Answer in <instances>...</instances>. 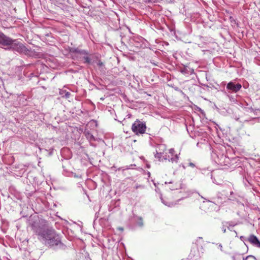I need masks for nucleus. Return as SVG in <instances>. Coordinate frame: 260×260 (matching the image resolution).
Wrapping results in <instances>:
<instances>
[{
    "label": "nucleus",
    "instance_id": "a211bd4d",
    "mask_svg": "<svg viewBox=\"0 0 260 260\" xmlns=\"http://www.w3.org/2000/svg\"><path fill=\"white\" fill-rule=\"evenodd\" d=\"M222 231H223V233H225V232H226V229H225V228H222Z\"/></svg>",
    "mask_w": 260,
    "mask_h": 260
},
{
    "label": "nucleus",
    "instance_id": "f03ea898",
    "mask_svg": "<svg viewBox=\"0 0 260 260\" xmlns=\"http://www.w3.org/2000/svg\"><path fill=\"white\" fill-rule=\"evenodd\" d=\"M166 148L165 146L164 145H160L158 148V150H156V154L155 155V157L158 158L159 160H163L164 159L167 160L168 159L169 161H171L172 162L177 163L178 159L179 156L177 154L175 155V157H171L170 159V155L167 156V155H164V152L161 151L158 152V151L161 150H164Z\"/></svg>",
    "mask_w": 260,
    "mask_h": 260
},
{
    "label": "nucleus",
    "instance_id": "39448f33",
    "mask_svg": "<svg viewBox=\"0 0 260 260\" xmlns=\"http://www.w3.org/2000/svg\"><path fill=\"white\" fill-rule=\"evenodd\" d=\"M13 41L14 40L10 38L5 36L4 34L0 32V44L2 45L11 46Z\"/></svg>",
    "mask_w": 260,
    "mask_h": 260
},
{
    "label": "nucleus",
    "instance_id": "0eeeda50",
    "mask_svg": "<svg viewBox=\"0 0 260 260\" xmlns=\"http://www.w3.org/2000/svg\"><path fill=\"white\" fill-rule=\"evenodd\" d=\"M168 185V187L171 190L178 189L181 188V184L180 182H170L169 183L165 182Z\"/></svg>",
    "mask_w": 260,
    "mask_h": 260
},
{
    "label": "nucleus",
    "instance_id": "9b49d317",
    "mask_svg": "<svg viewBox=\"0 0 260 260\" xmlns=\"http://www.w3.org/2000/svg\"><path fill=\"white\" fill-rule=\"evenodd\" d=\"M83 58L85 59V62H86L88 63H90L91 60H90V58L87 56V55H85L83 56Z\"/></svg>",
    "mask_w": 260,
    "mask_h": 260
},
{
    "label": "nucleus",
    "instance_id": "20e7f679",
    "mask_svg": "<svg viewBox=\"0 0 260 260\" xmlns=\"http://www.w3.org/2000/svg\"><path fill=\"white\" fill-rule=\"evenodd\" d=\"M10 48L18 52L25 54H26L28 51V50L23 44L19 42L16 40L13 41V43L10 46Z\"/></svg>",
    "mask_w": 260,
    "mask_h": 260
},
{
    "label": "nucleus",
    "instance_id": "aec40b11",
    "mask_svg": "<svg viewBox=\"0 0 260 260\" xmlns=\"http://www.w3.org/2000/svg\"><path fill=\"white\" fill-rule=\"evenodd\" d=\"M243 236H241V237H240V238H241V239H243Z\"/></svg>",
    "mask_w": 260,
    "mask_h": 260
},
{
    "label": "nucleus",
    "instance_id": "ddd939ff",
    "mask_svg": "<svg viewBox=\"0 0 260 260\" xmlns=\"http://www.w3.org/2000/svg\"><path fill=\"white\" fill-rule=\"evenodd\" d=\"M174 149L172 148V149H170L169 150V153L171 154V156H170V158L171 157H175V156H173V155H174Z\"/></svg>",
    "mask_w": 260,
    "mask_h": 260
},
{
    "label": "nucleus",
    "instance_id": "6ab92c4d",
    "mask_svg": "<svg viewBox=\"0 0 260 260\" xmlns=\"http://www.w3.org/2000/svg\"><path fill=\"white\" fill-rule=\"evenodd\" d=\"M69 95H70V94L68 92H67V94H66V96L67 97H68Z\"/></svg>",
    "mask_w": 260,
    "mask_h": 260
},
{
    "label": "nucleus",
    "instance_id": "7ed1b4c3",
    "mask_svg": "<svg viewBox=\"0 0 260 260\" xmlns=\"http://www.w3.org/2000/svg\"><path fill=\"white\" fill-rule=\"evenodd\" d=\"M132 131L137 135L145 133L146 126L145 123L137 119L132 126Z\"/></svg>",
    "mask_w": 260,
    "mask_h": 260
},
{
    "label": "nucleus",
    "instance_id": "dca6fc26",
    "mask_svg": "<svg viewBox=\"0 0 260 260\" xmlns=\"http://www.w3.org/2000/svg\"><path fill=\"white\" fill-rule=\"evenodd\" d=\"M189 166L190 167H192V168H193V167H195L194 164H193V163H192V162H190V163H189Z\"/></svg>",
    "mask_w": 260,
    "mask_h": 260
},
{
    "label": "nucleus",
    "instance_id": "f8f14e48",
    "mask_svg": "<svg viewBox=\"0 0 260 260\" xmlns=\"http://www.w3.org/2000/svg\"><path fill=\"white\" fill-rule=\"evenodd\" d=\"M86 136L87 138L88 139H89L90 141L94 139V137H93V135L89 133H87L86 134Z\"/></svg>",
    "mask_w": 260,
    "mask_h": 260
},
{
    "label": "nucleus",
    "instance_id": "6e6552de",
    "mask_svg": "<svg viewBox=\"0 0 260 260\" xmlns=\"http://www.w3.org/2000/svg\"><path fill=\"white\" fill-rule=\"evenodd\" d=\"M249 241L253 245L260 247V242L258 240L257 238L254 235H250L248 238Z\"/></svg>",
    "mask_w": 260,
    "mask_h": 260
},
{
    "label": "nucleus",
    "instance_id": "423d86ee",
    "mask_svg": "<svg viewBox=\"0 0 260 260\" xmlns=\"http://www.w3.org/2000/svg\"><path fill=\"white\" fill-rule=\"evenodd\" d=\"M241 85L239 83L235 84L233 82H230L226 85V89L229 92H237L241 88Z\"/></svg>",
    "mask_w": 260,
    "mask_h": 260
},
{
    "label": "nucleus",
    "instance_id": "2eb2a0df",
    "mask_svg": "<svg viewBox=\"0 0 260 260\" xmlns=\"http://www.w3.org/2000/svg\"><path fill=\"white\" fill-rule=\"evenodd\" d=\"M249 257H252L253 258H255L254 256H252V255H248L247 256V257H246L245 258L244 257L243 258V260H246L248 258H249Z\"/></svg>",
    "mask_w": 260,
    "mask_h": 260
},
{
    "label": "nucleus",
    "instance_id": "f3484780",
    "mask_svg": "<svg viewBox=\"0 0 260 260\" xmlns=\"http://www.w3.org/2000/svg\"><path fill=\"white\" fill-rule=\"evenodd\" d=\"M98 65L99 66H102L103 65V63L102 62H101V61H99L98 62Z\"/></svg>",
    "mask_w": 260,
    "mask_h": 260
},
{
    "label": "nucleus",
    "instance_id": "f257e3e1",
    "mask_svg": "<svg viewBox=\"0 0 260 260\" xmlns=\"http://www.w3.org/2000/svg\"><path fill=\"white\" fill-rule=\"evenodd\" d=\"M33 230L38 236V238L42 240L46 245L55 247L61 245L59 235L52 228H49L46 225H34Z\"/></svg>",
    "mask_w": 260,
    "mask_h": 260
},
{
    "label": "nucleus",
    "instance_id": "9d476101",
    "mask_svg": "<svg viewBox=\"0 0 260 260\" xmlns=\"http://www.w3.org/2000/svg\"><path fill=\"white\" fill-rule=\"evenodd\" d=\"M161 200L162 203L168 207H171L174 205L173 203H172V202L166 203L165 202V201L162 198H161Z\"/></svg>",
    "mask_w": 260,
    "mask_h": 260
},
{
    "label": "nucleus",
    "instance_id": "1a4fd4ad",
    "mask_svg": "<svg viewBox=\"0 0 260 260\" xmlns=\"http://www.w3.org/2000/svg\"><path fill=\"white\" fill-rule=\"evenodd\" d=\"M75 51L81 55H87L88 54V53L85 51V50H79L78 49H76L75 50Z\"/></svg>",
    "mask_w": 260,
    "mask_h": 260
},
{
    "label": "nucleus",
    "instance_id": "4468645a",
    "mask_svg": "<svg viewBox=\"0 0 260 260\" xmlns=\"http://www.w3.org/2000/svg\"><path fill=\"white\" fill-rule=\"evenodd\" d=\"M219 198H218V200H219ZM226 200H227V198L226 197H224V201H217V202L218 203V204H223V202H225Z\"/></svg>",
    "mask_w": 260,
    "mask_h": 260
}]
</instances>
